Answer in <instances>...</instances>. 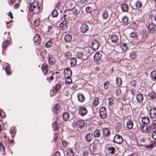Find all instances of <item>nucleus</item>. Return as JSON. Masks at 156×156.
Here are the masks:
<instances>
[{
  "instance_id": "3c124183",
  "label": "nucleus",
  "mask_w": 156,
  "mask_h": 156,
  "mask_svg": "<svg viewBox=\"0 0 156 156\" xmlns=\"http://www.w3.org/2000/svg\"><path fill=\"white\" fill-rule=\"evenodd\" d=\"M8 41H5L3 43V44H2V50L4 51L5 49L6 48V45H7V42Z\"/></svg>"
},
{
  "instance_id": "bb28decb",
  "label": "nucleus",
  "mask_w": 156,
  "mask_h": 156,
  "mask_svg": "<svg viewBox=\"0 0 156 156\" xmlns=\"http://www.w3.org/2000/svg\"><path fill=\"white\" fill-rule=\"evenodd\" d=\"M126 125L128 129H131L133 127V122L131 120H129L126 122Z\"/></svg>"
},
{
  "instance_id": "f03ea898",
  "label": "nucleus",
  "mask_w": 156,
  "mask_h": 156,
  "mask_svg": "<svg viewBox=\"0 0 156 156\" xmlns=\"http://www.w3.org/2000/svg\"><path fill=\"white\" fill-rule=\"evenodd\" d=\"M113 141L115 143L120 144L123 142V139L120 135L116 134L114 136Z\"/></svg>"
},
{
  "instance_id": "603ef678",
  "label": "nucleus",
  "mask_w": 156,
  "mask_h": 156,
  "mask_svg": "<svg viewBox=\"0 0 156 156\" xmlns=\"http://www.w3.org/2000/svg\"><path fill=\"white\" fill-rule=\"evenodd\" d=\"M65 82L66 84H70L72 82V80L70 78L66 77Z\"/></svg>"
},
{
  "instance_id": "6ab92c4d",
  "label": "nucleus",
  "mask_w": 156,
  "mask_h": 156,
  "mask_svg": "<svg viewBox=\"0 0 156 156\" xmlns=\"http://www.w3.org/2000/svg\"><path fill=\"white\" fill-rule=\"evenodd\" d=\"M110 39L112 43H116L119 40V38L117 35H113L111 37Z\"/></svg>"
},
{
  "instance_id": "2f4dec72",
  "label": "nucleus",
  "mask_w": 156,
  "mask_h": 156,
  "mask_svg": "<svg viewBox=\"0 0 156 156\" xmlns=\"http://www.w3.org/2000/svg\"><path fill=\"white\" fill-rule=\"evenodd\" d=\"M52 128L54 131H56L58 129V125L56 121L54 122L52 124Z\"/></svg>"
},
{
  "instance_id": "ea45409f",
  "label": "nucleus",
  "mask_w": 156,
  "mask_h": 156,
  "mask_svg": "<svg viewBox=\"0 0 156 156\" xmlns=\"http://www.w3.org/2000/svg\"><path fill=\"white\" fill-rule=\"evenodd\" d=\"M72 56V53L69 52H67L65 54V57L67 59H70Z\"/></svg>"
},
{
  "instance_id": "5fc2aeb1",
  "label": "nucleus",
  "mask_w": 156,
  "mask_h": 156,
  "mask_svg": "<svg viewBox=\"0 0 156 156\" xmlns=\"http://www.w3.org/2000/svg\"><path fill=\"white\" fill-rule=\"evenodd\" d=\"M130 36L131 38H136L137 36L136 34L134 32H132L130 34Z\"/></svg>"
},
{
  "instance_id": "bf43d9fd",
  "label": "nucleus",
  "mask_w": 156,
  "mask_h": 156,
  "mask_svg": "<svg viewBox=\"0 0 156 156\" xmlns=\"http://www.w3.org/2000/svg\"><path fill=\"white\" fill-rule=\"evenodd\" d=\"M136 81L135 80H133L130 82V84L132 86H134L136 85Z\"/></svg>"
},
{
  "instance_id": "69168bd1",
  "label": "nucleus",
  "mask_w": 156,
  "mask_h": 156,
  "mask_svg": "<svg viewBox=\"0 0 156 156\" xmlns=\"http://www.w3.org/2000/svg\"><path fill=\"white\" fill-rule=\"evenodd\" d=\"M97 147V146L96 144H94L93 145V147H92L94 151H95L96 150Z\"/></svg>"
},
{
  "instance_id": "20e7f679",
  "label": "nucleus",
  "mask_w": 156,
  "mask_h": 156,
  "mask_svg": "<svg viewBox=\"0 0 156 156\" xmlns=\"http://www.w3.org/2000/svg\"><path fill=\"white\" fill-rule=\"evenodd\" d=\"M147 28L150 32H154L156 31V25L153 23L149 24L147 26Z\"/></svg>"
},
{
  "instance_id": "864d4df0",
  "label": "nucleus",
  "mask_w": 156,
  "mask_h": 156,
  "mask_svg": "<svg viewBox=\"0 0 156 156\" xmlns=\"http://www.w3.org/2000/svg\"><path fill=\"white\" fill-rule=\"evenodd\" d=\"M83 53L82 52H78L77 54V57L78 58L80 59L83 56Z\"/></svg>"
},
{
  "instance_id": "f8f14e48",
  "label": "nucleus",
  "mask_w": 156,
  "mask_h": 156,
  "mask_svg": "<svg viewBox=\"0 0 156 156\" xmlns=\"http://www.w3.org/2000/svg\"><path fill=\"white\" fill-rule=\"evenodd\" d=\"M64 76L65 77L70 78L72 76V72L70 69H65L64 70Z\"/></svg>"
},
{
  "instance_id": "a18cd8bd",
  "label": "nucleus",
  "mask_w": 156,
  "mask_h": 156,
  "mask_svg": "<svg viewBox=\"0 0 156 156\" xmlns=\"http://www.w3.org/2000/svg\"><path fill=\"white\" fill-rule=\"evenodd\" d=\"M40 22V20L39 19H37L34 21V25L35 27L39 26Z\"/></svg>"
},
{
  "instance_id": "58836bf2",
  "label": "nucleus",
  "mask_w": 156,
  "mask_h": 156,
  "mask_svg": "<svg viewBox=\"0 0 156 156\" xmlns=\"http://www.w3.org/2000/svg\"><path fill=\"white\" fill-rule=\"evenodd\" d=\"M144 127L145 126H141V129L142 131L143 132H148L150 129V128H149L148 127H146L145 128V129H144Z\"/></svg>"
},
{
  "instance_id": "13d9d810",
  "label": "nucleus",
  "mask_w": 156,
  "mask_h": 156,
  "mask_svg": "<svg viewBox=\"0 0 156 156\" xmlns=\"http://www.w3.org/2000/svg\"><path fill=\"white\" fill-rule=\"evenodd\" d=\"M121 91L120 89L118 88L116 91V94L118 95H119L121 94Z\"/></svg>"
},
{
  "instance_id": "9b49d317",
  "label": "nucleus",
  "mask_w": 156,
  "mask_h": 156,
  "mask_svg": "<svg viewBox=\"0 0 156 156\" xmlns=\"http://www.w3.org/2000/svg\"><path fill=\"white\" fill-rule=\"evenodd\" d=\"M68 23V22L67 20H63L60 23L59 27L62 30H66L67 29V24Z\"/></svg>"
},
{
  "instance_id": "c9c22d12",
  "label": "nucleus",
  "mask_w": 156,
  "mask_h": 156,
  "mask_svg": "<svg viewBox=\"0 0 156 156\" xmlns=\"http://www.w3.org/2000/svg\"><path fill=\"white\" fill-rule=\"evenodd\" d=\"M52 42L51 39L48 41L45 44V46L47 48H49L52 46Z\"/></svg>"
},
{
  "instance_id": "a19ab883",
  "label": "nucleus",
  "mask_w": 156,
  "mask_h": 156,
  "mask_svg": "<svg viewBox=\"0 0 156 156\" xmlns=\"http://www.w3.org/2000/svg\"><path fill=\"white\" fill-rule=\"evenodd\" d=\"M99 99L98 98H95L92 102V104L94 106H97L99 104Z\"/></svg>"
},
{
  "instance_id": "a878e982",
  "label": "nucleus",
  "mask_w": 156,
  "mask_h": 156,
  "mask_svg": "<svg viewBox=\"0 0 156 156\" xmlns=\"http://www.w3.org/2000/svg\"><path fill=\"white\" fill-rule=\"evenodd\" d=\"M103 133L105 136H108L110 135V130L107 128L103 130Z\"/></svg>"
},
{
  "instance_id": "72a5a7b5",
  "label": "nucleus",
  "mask_w": 156,
  "mask_h": 156,
  "mask_svg": "<svg viewBox=\"0 0 156 156\" xmlns=\"http://www.w3.org/2000/svg\"><path fill=\"white\" fill-rule=\"evenodd\" d=\"M116 83L118 87L120 86L122 84V79L120 77H116Z\"/></svg>"
},
{
  "instance_id": "39448f33",
  "label": "nucleus",
  "mask_w": 156,
  "mask_h": 156,
  "mask_svg": "<svg viewBox=\"0 0 156 156\" xmlns=\"http://www.w3.org/2000/svg\"><path fill=\"white\" fill-rule=\"evenodd\" d=\"M100 44L96 40H94L91 43V46L94 50L97 49L99 47Z\"/></svg>"
},
{
  "instance_id": "9d476101",
  "label": "nucleus",
  "mask_w": 156,
  "mask_h": 156,
  "mask_svg": "<svg viewBox=\"0 0 156 156\" xmlns=\"http://www.w3.org/2000/svg\"><path fill=\"white\" fill-rule=\"evenodd\" d=\"M48 61L49 65L51 66L55 65L56 62V60L51 55H49L48 57Z\"/></svg>"
},
{
  "instance_id": "de8ad7c7",
  "label": "nucleus",
  "mask_w": 156,
  "mask_h": 156,
  "mask_svg": "<svg viewBox=\"0 0 156 156\" xmlns=\"http://www.w3.org/2000/svg\"><path fill=\"white\" fill-rule=\"evenodd\" d=\"M104 88L105 89H108L109 88V83L108 81H106L104 83Z\"/></svg>"
},
{
  "instance_id": "680f3d73",
  "label": "nucleus",
  "mask_w": 156,
  "mask_h": 156,
  "mask_svg": "<svg viewBox=\"0 0 156 156\" xmlns=\"http://www.w3.org/2000/svg\"><path fill=\"white\" fill-rule=\"evenodd\" d=\"M91 9V8L87 6L86 7V11L87 12V13H90V12Z\"/></svg>"
},
{
  "instance_id": "774afa93",
  "label": "nucleus",
  "mask_w": 156,
  "mask_h": 156,
  "mask_svg": "<svg viewBox=\"0 0 156 156\" xmlns=\"http://www.w3.org/2000/svg\"><path fill=\"white\" fill-rule=\"evenodd\" d=\"M8 16L11 19H13V17L12 13L11 12H9L8 13Z\"/></svg>"
},
{
  "instance_id": "c03bdc74",
  "label": "nucleus",
  "mask_w": 156,
  "mask_h": 156,
  "mask_svg": "<svg viewBox=\"0 0 156 156\" xmlns=\"http://www.w3.org/2000/svg\"><path fill=\"white\" fill-rule=\"evenodd\" d=\"M108 150L111 154H114L115 153V149L114 147H111L108 148Z\"/></svg>"
},
{
  "instance_id": "7ed1b4c3",
  "label": "nucleus",
  "mask_w": 156,
  "mask_h": 156,
  "mask_svg": "<svg viewBox=\"0 0 156 156\" xmlns=\"http://www.w3.org/2000/svg\"><path fill=\"white\" fill-rule=\"evenodd\" d=\"M149 114L151 118L153 119L155 118L156 117V108H151L149 111Z\"/></svg>"
},
{
  "instance_id": "4468645a",
  "label": "nucleus",
  "mask_w": 156,
  "mask_h": 156,
  "mask_svg": "<svg viewBox=\"0 0 156 156\" xmlns=\"http://www.w3.org/2000/svg\"><path fill=\"white\" fill-rule=\"evenodd\" d=\"M76 124L78 127L82 128L85 125V122L83 120H80L77 121L76 122Z\"/></svg>"
},
{
  "instance_id": "cd10ccee",
  "label": "nucleus",
  "mask_w": 156,
  "mask_h": 156,
  "mask_svg": "<svg viewBox=\"0 0 156 156\" xmlns=\"http://www.w3.org/2000/svg\"><path fill=\"white\" fill-rule=\"evenodd\" d=\"M94 135L95 137H99L101 136L100 131L99 129H96L94 133Z\"/></svg>"
},
{
  "instance_id": "0e129e2a",
  "label": "nucleus",
  "mask_w": 156,
  "mask_h": 156,
  "mask_svg": "<svg viewBox=\"0 0 156 156\" xmlns=\"http://www.w3.org/2000/svg\"><path fill=\"white\" fill-rule=\"evenodd\" d=\"M15 2V0H9V3L10 5H12Z\"/></svg>"
},
{
  "instance_id": "1a4fd4ad",
  "label": "nucleus",
  "mask_w": 156,
  "mask_h": 156,
  "mask_svg": "<svg viewBox=\"0 0 156 156\" xmlns=\"http://www.w3.org/2000/svg\"><path fill=\"white\" fill-rule=\"evenodd\" d=\"M87 110L85 107H81L79 109L78 113L80 115L83 116L87 114Z\"/></svg>"
},
{
  "instance_id": "0eeeda50",
  "label": "nucleus",
  "mask_w": 156,
  "mask_h": 156,
  "mask_svg": "<svg viewBox=\"0 0 156 156\" xmlns=\"http://www.w3.org/2000/svg\"><path fill=\"white\" fill-rule=\"evenodd\" d=\"M39 9V7L37 8L36 6L33 5H30L29 9L30 12H33V13L37 12Z\"/></svg>"
},
{
  "instance_id": "c756f323",
  "label": "nucleus",
  "mask_w": 156,
  "mask_h": 156,
  "mask_svg": "<svg viewBox=\"0 0 156 156\" xmlns=\"http://www.w3.org/2000/svg\"><path fill=\"white\" fill-rule=\"evenodd\" d=\"M61 85L59 83H58L53 87V91L54 92L58 91V90L60 88Z\"/></svg>"
},
{
  "instance_id": "37998d69",
  "label": "nucleus",
  "mask_w": 156,
  "mask_h": 156,
  "mask_svg": "<svg viewBox=\"0 0 156 156\" xmlns=\"http://www.w3.org/2000/svg\"><path fill=\"white\" fill-rule=\"evenodd\" d=\"M122 20L123 23L124 24H127L128 23V19L126 16L123 17L122 19Z\"/></svg>"
},
{
  "instance_id": "f257e3e1",
  "label": "nucleus",
  "mask_w": 156,
  "mask_h": 156,
  "mask_svg": "<svg viewBox=\"0 0 156 156\" xmlns=\"http://www.w3.org/2000/svg\"><path fill=\"white\" fill-rule=\"evenodd\" d=\"M100 117L102 119H105L107 117L106 108L105 107H101L99 110Z\"/></svg>"
},
{
  "instance_id": "4c0bfd02",
  "label": "nucleus",
  "mask_w": 156,
  "mask_h": 156,
  "mask_svg": "<svg viewBox=\"0 0 156 156\" xmlns=\"http://www.w3.org/2000/svg\"><path fill=\"white\" fill-rule=\"evenodd\" d=\"M51 16L53 17H57L58 15V13L57 11L55 9H54L52 12L51 13Z\"/></svg>"
},
{
  "instance_id": "6e6552de",
  "label": "nucleus",
  "mask_w": 156,
  "mask_h": 156,
  "mask_svg": "<svg viewBox=\"0 0 156 156\" xmlns=\"http://www.w3.org/2000/svg\"><path fill=\"white\" fill-rule=\"evenodd\" d=\"M88 29V26L85 24H82L80 27V30L81 33H86Z\"/></svg>"
},
{
  "instance_id": "09e8293b",
  "label": "nucleus",
  "mask_w": 156,
  "mask_h": 156,
  "mask_svg": "<svg viewBox=\"0 0 156 156\" xmlns=\"http://www.w3.org/2000/svg\"><path fill=\"white\" fill-rule=\"evenodd\" d=\"M72 13L73 14L76 16L79 13L78 10L75 8H73L72 10Z\"/></svg>"
},
{
  "instance_id": "ddd939ff",
  "label": "nucleus",
  "mask_w": 156,
  "mask_h": 156,
  "mask_svg": "<svg viewBox=\"0 0 156 156\" xmlns=\"http://www.w3.org/2000/svg\"><path fill=\"white\" fill-rule=\"evenodd\" d=\"M136 99L138 103L141 104L144 100V96L141 94H138L136 95Z\"/></svg>"
},
{
  "instance_id": "aec40b11",
  "label": "nucleus",
  "mask_w": 156,
  "mask_h": 156,
  "mask_svg": "<svg viewBox=\"0 0 156 156\" xmlns=\"http://www.w3.org/2000/svg\"><path fill=\"white\" fill-rule=\"evenodd\" d=\"M108 12L106 10L103 11L102 13V17L104 20H107L108 17Z\"/></svg>"
},
{
  "instance_id": "dca6fc26",
  "label": "nucleus",
  "mask_w": 156,
  "mask_h": 156,
  "mask_svg": "<svg viewBox=\"0 0 156 156\" xmlns=\"http://www.w3.org/2000/svg\"><path fill=\"white\" fill-rule=\"evenodd\" d=\"M121 9L123 12H127L129 8L128 5L126 4H123L120 5Z\"/></svg>"
},
{
  "instance_id": "052dcab7",
  "label": "nucleus",
  "mask_w": 156,
  "mask_h": 156,
  "mask_svg": "<svg viewBox=\"0 0 156 156\" xmlns=\"http://www.w3.org/2000/svg\"><path fill=\"white\" fill-rule=\"evenodd\" d=\"M152 136L153 139L154 140H156V131H155L152 133Z\"/></svg>"
},
{
  "instance_id": "5701e85b",
  "label": "nucleus",
  "mask_w": 156,
  "mask_h": 156,
  "mask_svg": "<svg viewBox=\"0 0 156 156\" xmlns=\"http://www.w3.org/2000/svg\"><path fill=\"white\" fill-rule=\"evenodd\" d=\"M77 98L78 101L81 102H83L85 99L83 94L81 93H79L78 94Z\"/></svg>"
},
{
  "instance_id": "f704fd0d",
  "label": "nucleus",
  "mask_w": 156,
  "mask_h": 156,
  "mask_svg": "<svg viewBox=\"0 0 156 156\" xmlns=\"http://www.w3.org/2000/svg\"><path fill=\"white\" fill-rule=\"evenodd\" d=\"M63 118L64 121H67L69 118V115L68 113H65L63 114Z\"/></svg>"
},
{
  "instance_id": "c85d7f7f",
  "label": "nucleus",
  "mask_w": 156,
  "mask_h": 156,
  "mask_svg": "<svg viewBox=\"0 0 156 156\" xmlns=\"http://www.w3.org/2000/svg\"><path fill=\"white\" fill-rule=\"evenodd\" d=\"M67 154L68 156H73L74 153L73 150L71 148H68L67 150Z\"/></svg>"
},
{
  "instance_id": "4be33fe9",
  "label": "nucleus",
  "mask_w": 156,
  "mask_h": 156,
  "mask_svg": "<svg viewBox=\"0 0 156 156\" xmlns=\"http://www.w3.org/2000/svg\"><path fill=\"white\" fill-rule=\"evenodd\" d=\"M72 37V36L70 34H67L65 36L64 39L66 42H69L71 40Z\"/></svg>"
},
{
  "instance_id": "7c9ffc66",
  "label": "nucleus",
  "mask_w": 156,
  "mask_h": 156,
  "mask_svg": "<svg viewBox=\"0 0 156 156\" xmlns=\"http://www.w3.org/2000/svg\"><path fill=\"white\" fill-rule=\"evenodd\" d=\"M76 62L77 61L76 58H71L70 62L71 65L73 66H75L76 65Z\"/></svg>"
},
{
  "instance_id": "e2e57ef3",
  "label": "nucleus",
  "mask_w": 156,
  "mask_h": 156,
  "mask_svg": "<svg viewBox=\"0 0 156 156\" xmlns=\"http://www.w3.org/2000/svg\"><path fill=\"white\" fill-rule=\"evenodd\" d=\"M53 156H60V154L58 151H57L54 154Z\"/></svg>"
},
{
  "instance_id": "a211bd4d",
  "label": "nucleus",
  "mask_w": 156,
  "mask_h": 156,
  "mask_svg": "<svg viewBox=\"0 0 156 156\" xmlns=\"http://www.w3.org/2000/svg\"><path fill=\"white\" fill-rule=\"evenodd\" d=\"M60 108L58 104L55 105L52 108V111L55 113H57L60 111Z\"/></svg>"
},
{
  "instance_id": "b1692460",
  "label": "nucleus",
  "mask_w": 156,
  "mask_h": 156,
  "mask_svg": "<svg viewBox=\"0 0 156 156\" xmlns=\"http://www.w3.org/2000/svg\"><path fill=\"white\" fill-rule=\"evenodd\" d=\"M142 122L144 124L147 125L149 123L150 120L149 118L144 117L142 118Z\"/></svg>"
},
{
  "instance_id": "49530a36",
  "label": "nucleus",
  "mask_w": 156,
  "mask_h": 156,
  "mask_svg": "<svg viewBox=\"0 0 156 156\" xmlns=\"http://www.w3.org/2000/svg\"><path fill=\"white\" fill-rule=\"evenodd\" d=\"M130 57L132 59H135L136 57V54L135 51H132L130 53Z\"/></svg>"
},
{
  "instance_id": "f3484780",
  "label": "nucleus",
  "mask_w": 156,
  "mask_h": 156,
  "mask_svg": "<svg viewBox=\"0 0 156 156\" xmlns=\"http://www.w3.org/2000/svg\"><path fill=\"white\" fill-rule=\"evenodd\" d=\"M93 138V135L92 134H87L85 136L86 141L87 142H90Z\"/></svg>"
},
{
  "instance_id": "423d86ee",
  "label": "nucleus",
  "mask_w": 156,
  "mask_h": 156,
  "mask_svg": "<svg viewBox=\"0 0 156 156\" xmlns=\"http://www.w3.org/2000/svg\"><path fill=\"white\" fill-rule=\"evenodd\" d=\"M33 41L35 44H39L41 43V38L40 35L36 34L34 37Z\"/></svg>"
},
{
  "instance_id": "8fccbe9b",
  "label": "nucleus",
  "mask_w": 156,
  "mask_h": 156,
  "mask_svg": "<svg viewBox=\"0 0 156 156\" xmlns=\"http://www.w3.org/2000/svg\"><path fill=\"white\" fill-rule=\"evenodd\" d=\"M121 48L123 51H125L127 49V45L126 44L124 43L121 46Z\"/></svg>"
},
{
  "instance_id": "79ce46f5",
  "label": "nucleus",
  "mask_w": 156,
  "mask_h": 156,
  "mask_svg": "<svg viewBox=\"0 0 156 156\" xmlns=\"http://www.w3.org/2000/svg\"><path fill=\"white\" fill-rule=\"evenodd\" d=\"M149 96L153 99L156 98V94L154 91L151 92L149 94Z\"/></svg>"
},
{
  "instance_id": "473e14b6",
  "label": "nucleus",
  "mask_w": 156,
  "mask_h": 156,
  "mask_svg": "<svg viewBox=\"0 0 156 156\" xmlns=\"http://www.w3.org/2000/svg\"><path fill=\"white\" fill-rule=\"evenodd\" d=\"M135 5L136 9H139L141 8L142 6V5L141 2L139 1H137L135 3Z\"/></svg>"
},
{
  "instance_id": "2eb2a0df",
  "label": "nucleus",
  "mask_w": 156,
  "mask_h": 156,
  "mask_svg": "<svg viewBox=\"0 0 156 156\" xmlns=\"http://www.w3.org/2000/svg\"><path fill=\"white\" fill-rule=\"evenodd\" d=\"M48 65L45 64H43L41 66V69L44 74H46L48 72Z\"/></svg>"
},
{
  "instance_id": "e433bc0d",
  "label": "nucleus",
  "mask_w": 156,
  "mask_h": 156,
  "mask_svg": "<svg viewBox=\"0 0 156 156\" xmlns=\"http://www.w3.org/2000/svg\"><path fill=\"white\" fill-rule=\"evenodd\" d=\"M8 66L5 67V70L7 74L8 75L11 74L10 67L9 65L7 64Z\"/></svg>"
},
{
  "instance_id": "338daca9",
  "label": "nucleus",
  "mask_w": 156,
  "mask_h": 156,
  "mask_svg": "<svg viewBox=\"0 0 156 156\" xmlns=\"http://www.w3.org/2000/svg\"><path fill=\"white\" fill-rule=\"evenodd\" d=\"M83 156H87L88 154V152L87 151H84L83 152Z\"/></svg>"
},
{
  "instance_id": "6e6d98bb",
  "label": "nucleus",
  "mask_w": 156,
  "mask_h": 156,
  "mask_svg": "<svg viewBox=\"0 0 156 156\" xmlns=\"http://www.w3.org/2000/svg\"><path fill=\"white\" fill-rule=\"evenodd\" d=\"M0 150L4 151L5 150V147L2 143H0Z\"/></svg>"
},
{
  "instance_id": "4d7b16f0",
  "label": "nucleus",
  "mask_w": 156,
  "mask_h": 156,
  "mask_svg": "<svg viewBox=\"0 0 156 156\" xmlns=\"http://www.w3.org/2000/svg\"><path fill=\"white\" fill-rule=\"evenodd\" d=\"M10 132L11 135V137L12 138H13L15 136V134L16 133V132L15 131V129H14L13 130L10 131Z\"/></svg>"
},
{
  "instance_id": "393cba45",
  "label": "nucleus",
  "mask_w": 156,
  "mask_h": 156,
  "mask_svg": "<svg viewBox=\"0 0 156 156\" xmlns=\"http://www.w3.org/2000/svg\"><path fill=\"white\" fill-rule=\"evenodd\" d=\"M150 76L153 80L156 81V71H152L151 73Z\"/></svg>"
},
{
  "instance_id": "412c9836",
  "label": "nucleus",
  "mask_w": 156,
  "mask_h": 156,
  "mask_svg": "<svg viewBox=\"0 0 156 156\" xmlns=\"http://www.w3.org/2000/svg\"><path fill=\"white\" fill-rule=\"evenodd\" d=\"M102 57L101 54L99 53H96L94 56V59L95 60L100 61Z\"/></svg>"
}]
</instances>
